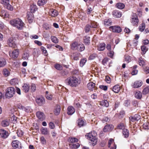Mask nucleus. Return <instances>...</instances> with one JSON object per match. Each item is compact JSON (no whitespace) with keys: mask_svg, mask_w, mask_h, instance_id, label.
<instances>
[{"mask_svg":"<svg viewBox=\"0 0 149 149\" xmlns=\"http://www.w3.org/2000/svg\"><path fill=\"white\" fill-rule=\"evenodd\" d=\"M47 2V0H39L38 4L39 6H42L45 4Z\"/></svg>","mask_w":149,"mask_h":149,"instance_id":"obj_40","label":"nucleus"},{"mask_svg":"<svg viewBox=\"0 0 149 149\" xmlns=\"http://www.w3.org/2000/svg\"><path fill=\"white\" fill-rule=\"evenodd\" d=\"M51 38L52 41L54 43H57L58 42V39L56 37L54 36H52Z\"/></svg>","mask_w":149,"mask_h":149,"instance_id":"obj_45","label":"nucleus"},{"mask_svg":"<svg viewBox=\"0 0 149 149\" xmlns=\"http://www.w3.org/2000/svg\"><path fill=\"white\" fill-rule=\"evenodd\" d=\"M5 95L7 98H10L12 97L15 93L14 88L12 87H10L6 90Z\"/></svg>","mask_w":149,"mask_h":149,"instance_id":"obj_4","label":"nucleus"},{"mask_svg":"<svg viewBox=\"0 0 149 149\" xmlns=\"http://www.w3.org/2000/svg\"><path fill=\"white\" fill-rule=\"evenodd\" d=\"M74 56L73 59L75 60H77L79 59V58L80 57L81 54L79 53H75L73 54Z\"/></svg>","mask_w":149,"mask_h":149,"instance_id":"obj_39","label":"nucleus"},{"mask_svg":"<svg viewBox=\"0 0 149 149\" xmlns=\"http://www.w3.org/2000/svg\"><path fill=\"white\" fill-rule=\"evenodd\" d=\"M112 14L113 16L116 18H120L122 15L121 13L118 11L116 10L113 11L112 13Z\"/></svg>","mask_w":149,"mask_h":149,"instance_id":"obj_19","label":"nucleus"},{"mask_svg":"<svg viewBox=\"0 0 149 149\" xmlns=\"http://www.w3.org/2000/svg\"><path fill=\"white\" fill-rule=\"evenodd\" d=\"M109 59L107 58H104L102 61V62L103 64L105 65L106 64L108 61Z\"/></svg>","mask_w":149,"mask_h":149,"instance_id":"obj_62","label":"nucleus"},{"mask_svg":"<svg viewBox=\"0 0 149 149\" xmlns=\"http://www.w3.org/2000/svg\"><path fill=\"white\" fill-rule=\"evenodd\" d=\"M95 84L92 82L89 83L87 84L88 89L91 91H93L94 89Z\"/></svg>","mask_w":149,"mask_h":149,"instance_id":"obj_28","label":"nucleus"},{"mask_svg":"<svg viewBox=\"0 0 149 149\" xmlns=\"http://www.w3.org/2000/svg\"><path fill=\"white\" fill-rule=\"evenodd\" d=\"M75 112L74 108L72 106L69 107L67 109V113L69 115H72Z\"/></svg>","mask_w":149,"mask_h":149,"instance_id":"obj_17","label":"nucleus"},{"mask_svg":"<svg viewBox=\"0 0 149 149\" xmlns=\"http://www.w3.org/2000/svg\"><path fill=\"white\" fill-rule=\"evenodd\" d=\"M125 125L123 123H120L117 126V128L119 129H125Z\"/></svg>","mask_w":149,"mask_h":149,"instance_id":"obj_56","label":"nucleus"},{"mask_svg":"<svg viewBox=\"0 0 149 149\" xmlns=\"http://www.w3.org/2000/svg\"><path fill=\"white\" fill-rule=\"evenodd\" d=\"M17 133L18 136L19 137H21L23 135V132L20 129L17 130Z\"/></svg>","mask_w":149,"mask_h":149,"instance_id":"obj_55","label":"nucleus"},{"mask_svg":"<svg viewBox=\"0 0 149 149\" xmlns=\"http://www.w3.org/2000/svg\"><path fill=\"white\" fill-rule=\"evenodd\" d=\"M55 68L58 70H61L62 69V66L58 64H56L55 65Z\"/></svg>","mask_w":149,"mask_h":149,"instance_id":"obj_63","label":"nucleus"},{"mask_svg":"<svg viewBox=\"0 0 149 149\" xmlns=\"http://www.w3.org/2000/svg\"><path fill=\"white\" fill-rule=\"evenodd\" d=\"M65 82L67 85L72 87H75L80 84L81 81L76 77L71 76L67 78Z\"/></svg>","mask_w":149,"mask_h":149,"instance_id":"obj_1","label":"nucleus"},{"mask_svg":"<svg viewBox=\"0 0 149 149\" xmlns=\"http://www.w3.org/2000/svg\"><path fill=\"white\" fill-rule=\"evenodd\" d=\"M85 49V47L84 44L79 43L77 49L80 52H81L84 51Z\"/></svg>","mask_w":149,"mask_h":149,"instance_id":"obj_31","label":"nucleus"},{"mask_svg":"<svg viewBox=\"0 0 149 149\" xmlns=\"http://www.w3.org/2000/svg\"><path fill=\"white\" fill-rule=\"evenodd\" d=\"M36 115L38 118L41 121L44 120L45 119V116L42 112L38 111L36 112Z\"/></svg>","mask_w":149,"mask_h":149,"instance_id":"obj_14","label":"nucleus"},{"mask_svg":"<svg viewBox=\"0 0 149 149\" xmlns=\"http://www.w3.org/2000/svg\"><path fill=\"white\" fill-rule=\"evenodd\" d=\"M36 101L38 104L40 106L42 105L45 102V99L42 97L37 98Z\"/></svg>","mask_w":149,"mask_h":149,"instance_id":"obj_12","label":"nucleus"},{"mask_svg":"<svg viewBox=\"0 0 149 149\" xmlns=\"http://www.w3.org/2000/svg\"><path fill=\"white\" fill-rule=\"evenodd\" d=\"M9 1L8 0H2L1 3L3 4L4 7L10 10H13V7L9 3Z\"/></svg>","mask_w":149,"mask_h":149,"instance_id":"obj_5","label":"nucleus"},{"mask_svg":"<svg viewBox=\"0 0 149 149\" xmlns=\"http://www.w3.org/2000/svg\"><path fill=\"white\" fill-rule=\"evenodd\" d=\"M61 110V107L60 105H56L55 107L54 111V113L56 115H58L59 114Z\"/></svg>","mask_w":149,"mask_h":149,"instance_id":"obj_26","label":"nucleus"},{"mask_svg":"<svg viewBox=\"0 0 149 149\" xmlns=\"http://www.w3.org/2000/svg\"><path fill=\"white\" fill-rule=\"evenodd\" d=\"M141 49L142 52V54H144L147 51L146 47L144 45L142 46L141 47Z\"/></svg>","mask_w":149,"mask_h":149,"instance_id":"obj_51","label":"nucleus"},{"mask_svg":"<svg viewBox=\"0 0 149 149\" xmlns=\"http://www.w3.org/2000/svg\"><path fill=\"white\" fill-rule=\"evenodd\" d=\"M113 128V126L112 125H107L103 128L104 132H107L111 131Z\"/></svg>","mask_w":149,"mask_h":149,"instance_id":"obj_18","label":"nucleus"},{"mask_svg":"<svg viewBox=\"0 0 149 149\" xmlns=\"http://www.w3.org/2000/svg\"><path fill=\"white\" fill-rule=\"evenodd\" d=\"M91 26L92 28H96L98 26L97 23L94 21H91Z\"/></svg>","mask_w":149,"mask_h":149,"instance_id":"obj_50","label":"nucleus"},{"mask_svg":"<svg viewBox=\"0 0 149 149\" xmlns=\"http://www.w3.org/2000/svg\"><path fill=\"white\" fill-rule=\"evenodd\" d=\"M143 84V82L141 80L136 81L132 83V86L134 88H138Z\"/></svg>","mask_w":149,"mask_h":149,"instance_id":"obj_9","label":"nucleus"},{"mask_svg":"<svg viewBox=\"0 0 149 149\" xmlns=\"http://www.w3.org/2000/svg\"><path fill=\"white\" fill-rule=\"evenodd\" d=\"M97 135L96 133L93 131L87 134L85 136L87 139L91 141V143L94 146L96 144L97 142Z\"/></svg>","mask_w":149,"mask_h":149,"instance_id":"obj_3","label":"nucleus"},{"mask_svg":"<svg viewBox=\"0 0 149 149\" xmlns=\"http://www.w3.org/2000/svg\"><path fill=\"white\" fill-rule=\"evenodd\" d=\"M10 122L8 120L6 119L2 121L1 123L2 126L3 127H6L9 125Z\"/></svg>","mask_w":149,"mask_h":149,"instance_id":"obj_27","label":"nucleus"},{"mask_svg":"<svg viewBox=\"0 0 149 149\" xmlns=\"http://www.w3.org/2000/svg\"><path fill=\"white\" fill-rule=\"evenodd\" d=\"M49 14L53 17H55L58 15L57 11L53 9H51L49 12Z\"/></svg>","mask_w":149,"mask_h":149,"instance_id":"obj_21","label":"nucleus"},{"mask_svg":"<svg viewBox=\"0 0 149 149\" xmlns=\"http://www.w3.org/2000/svg\"><path fill=\"white\" fill-rule=\"evenodd\" d=\"M0 134L1 136L3 139L6 138L9 135L7 131L3 129L0 130Z\"/></svg>","mask_w":149,"mask_h":149,"instance_id":"obj_13","label":"nucleus"},{"mask_svg":"<svg viewBox=\"0 0 149 149\" xmlns=\"http://www.w3.org/2000/svg\"><path fill=\"white\" fill-rule=\"evenodd\" d=\"M69 141L71 143L77 142L78 141V140L75 137H70L69 139Z\"/></svg>","mask_w":149,"mask_h":149,"instance_id":"obj_43","label":"nucleus"},{"mask_svg":"<svg viewBox=\"0 0 149 149\" xmlns=\"http://www.w3.org/2000/svg\"><path fill=\"white\" fill-rule=\"evenodd\" d=\"M141 118L140 116L138 114H135L133 116L130 117L129 118L130 121L134 122L136 121H138Z\"/></svg>","mask_w":149,"mask_h":149,"instance_id":"obj_16","label":"nucleus"},{"mask_svg":"<svg viewBox=\"0 0 149 149\" xmlns=\"http://www.w3.org/2000/svg\"><path fill=\"white\" fill-rule=\"evenodd\" d=\"M78 121V125L79 127L84 126L86 124V123L82 120L79 119Z\"/></svg>","mask_w":149,"mask_h":149,"instance_id":"obj_34","label":"nucleus"},{"mask_svg":"<svg viewBox=\"0 0 149 149\" xmlns=\"http://www.w3.org/2000/svg\"><path fill=\"white\" fill-rule=\"evenodd\" d=\"M145 28V24L144 23L141 24L139 26V30L141 31H143Z\"/></svg>","mask_w":149,"mask_h":149,"instance_id":"obj_49","label":"nucleus"},{"mask_svg":"<svg viewBox=\"0 0 149 149\" xmlns=\"http://www.w3.org/2000/svg\"><path fill=\"white\" fill-rule=\"evenodd\" d=\"M27 14V17L29 23H32L34 19L33 15L32 13H28Z\"/></svg>","mask_w":149,"mask_h":149,"instance_id":"obj_15","label":"nucleus"},{"mask_svg":"<svg viewBox=\"0 0 149 149\" xmlns=\"http://www.w3.org/2000/svg\"><path fill=\"white\" fill-rule=\"evenodd\" d=\"M90 37L88 36H85L84 38V42L86 45H88L90 43Z\"/></svg>","mask_w":149,"mask_h":149,"instance_id":"obj_33","label":"nucleus"},{"mask_svg":"<svg viewBox=\"0 0 149 149\" xmlns=\"http://www.w3.org/2000/svg\"><path fill=\"white\" fill-rule=\"evenodd\" d=\"M79 43L75 42L72 43L71 45V48L73 49H77Z\"/></svg>","mask_w":149,"mask_h":149,"instance_id":"obj_35","label":"nucleus"},{"mask_svg":"<svg viewBox=\"0 0 149 149\" xmlns=\"http://www.w3.org/2000/svg\"><path fill=\"white\" fill-rule=\"evenodd\" d=\"M120 88L119 85H116L114 86L112 88V90L115 93H118L120 91Z\"/></svg>","mask_w":149,"mask_h":149,"instance_id":"obj_25","label":"nucleus"},{"mask_svg":"<svg viewBox=\"0 0 149 149\" xmlns=\"http://www.w3.org/2000/svg\"><path fill=\"white\" fill-rule=\"evenodd\" d=\"M12 145L13 147L15 149H21V144L20 142L17 140H15L12 141Z\"/></svg>","mask_w":149,"mask_h":149,"instance_id":"obj_6","label":"nucleus"},{"mask_svg":"<svg viewBox=\"0 0 149 149\" xmlns=\"http://www.w3.org/2000/svg\"><path fill=\"white\" fill-rule=\"evenodd\" d=\"M40 49L42 52V54H44L45 56L47 55V52L45 48L43 46H41L40 47Z\"/></svg>","mask_w":149,"mask_h":149,"instance_id":"obj_47","label":"nucleus"},{"mask_svg":"<svg viewBox=\"0 0 149 149\" xmlns=\"http://www.w3.org/2000/svg\"><path fill=\"white\" fill-rule=\"evenodd\" d=\"M100 88L104 91H107V90L108 87L106 86L100 85L99 86Z\"/></svg>","mask_w":149,"mask_h":149,"instance_id":"obj_61","label":"nucleus"},{"mask_svg":"<svg viewBox=\"0 0 149 149\" xmlns=\"http://www.w3.org/2000/svg\"><path fill=\"white\" fill-rule=\"evenodd\" d=\"M131 22L134 25H137L139 22L138 17L135 14H133L131 19Z\"/></svg>","mask_w":149,"mask_h":149,"instance_id":"obj_10","label":"nucleus"},{"mask_svg":"<svg viewBox=\"0 0 149 149\" xmlns=\"http://www.w3.org/2000/svg\"><path fill=\"white\" fill-rule=\"evenodd\" d=\"M116 6L118 8L122 9L124 8L125 5L122 3H119L116 4Z\"/></svg>","mask_w":149,"mask_h":149,"instance_id":"obj_41","label":"nucleus"},{"mask_svg":"<svg viewBox=\"0 0 149 149\" xmlns=\"http://www.w3.org/2000/svg\"><path fill=\"white\" fill-rule=\"evenodd\" d=\"M142 93L143 95L149 94V86H147L145 87L142 91Z\"/></svg>","mask_w":149,"mask_h":149,"instance_id":"obj_37","label":"nucleus"},{"mask_svg":"<svg viewBox=\"0 0 149 149\" xmlns=\"http://www.w3.org/2000/svg\"><path fill=\"white\" fill-rule=\"evenodd\" d=\"M125 61H126L127 62L129 63L131 61L130 57L128 55H125Z\"/></svg>","mask_w":149,"mask_h":149,"instance_id":"obj_60","label":"nucleus"},{"mask_svg":"<svg viewBox=\"0 0 149 149\" xmlns=\"http://www.w3.org/2000/svg\"><path fill=\"white\" fill-rule=\"evenodd\" d=\"M112 22L111 19H106L104 21V25L105 26L107 27L112 24Z\"/></svg>","mask_w":149,"mask_h":149,"instance_id":"obj_22","label":"nucleus"},{"mask_svg":"<svg viewBox=\"0 0 149 149\" xmlns=\"http://www.w3.org/2000/svg\"><path fill=\"white\" fill-rule=\"evenodd\" d=\"M3 73L4 76L7 77L9 75L10 72L8 70L6 69H4L3 71Z\"/></svg>","mask_w":149,"mask_h":149,"instance_id":"obj_44","label":"nucleus"},{"mask_svg":"<svg viewBox=\"0 0 149 149\" xmlns=\"http://www.w3.org/2000/svg\"><path fill=\"white\" fill-rule=\"evenodd\" d=\"M29 85L27 84H24L22 86V90L25 92H27L29 91Z\"/></svg>","mask_w":149,"mask_h":149,"instance_id":"obj_30","label":"nucleus"},{"mask_svg":"<svg viewBox=\"0 0 149 149\" xmlns=\"http://www.w3.org/2000/svg\"><path fill=\"white\" fill-rule=\"evenodd\" d=\"M143 128L145 129H149V123H144L143 125Z\"/></svg>","mask_w":149,"mask_h":149,"instance_id":"obj_57","label":"nucleus"},{"mask_svg":"<svg viewBox=\"0 0 149 149\" xmlns=\"http://www.w3.org/2000/svg\"><path fill=\"white\" fill-rule=\"evenodd\" d=\"M40 141L42 144L45 145L46 144V140L44 136H42L40 137Z\"/></svg>","mask_w":149,"mask_h":149,"instance_id":"obj_52","label":"nucleus"},{"mask_svg":"<svg viewBox=\"0 0 149 149\" xmlns=\"http://www.w3.org/2000/svg\"><path fill=\"white\" fill-rule=\"evenodd\" d=\"M105 44L103 43L100 44L98 46L97 49L99 51H102L104 50L105 48Z\"/></svg>","mask_w":149,"mask_h":149,"instance_id":"obj_36","label":"nucleus"},{"mask_svg":"<svg viewBox=\"0 0 149 149\" xmlns=\"http://www.w3.org/2000/svg\"><path fill=\"white\" fill-rule=\"evenodd\" d=\"M49 127L52 129H54L55 127V125L54 123L52 122H50L49 123Z\"/></svg>","mask_w":149,"mask_h":149,"instance_id":"obj_59","label":"nucleus"},{"mask_svg":"<svg viewBox=\"0 0 149 149\" xmlns=\"http://www.w3.org/2000/svg\"><path fill=\"white\" fill-rule=\"evenodd\" d=\"M91 27V25L88 24L86 25L84 29L86 33H88L90 30V29Z\"/></svg>","mask_w":149,"mask_h":149,"instance_id":"obj_54","label":"nucleus"},{"mask_svg":"<svg viewBox=\"0 0 149 149\" xmlns=\"http://www.w3.org/2000/svg\"><path fill=\"white\" fill-rule=\"evenodd\" d=\"M36 87L35 84H32L31 85V90L32 92H34L36 90Z\"/></svg>","mask_w":149,"mask_h":149,"instance_id":"obj_58","label":"nucleus"},{"mask_svg":"<svg viewBox=\"0 0 149 149\" xmlns=\"http://www.w3.org/2000/svg\"><path fill=\"white\" fill-rule=\"evenodd\" d=\"M114 52H113L111 50H109V52L108 53V56H109L112 57L113 55Z\"/></svg>","mask_w":149,"mask_h":149,"instance_id":"obj_64","label":"nucleus"},{"mask_svg":"<svg viewBox=\"0 0 149 149\" xmlns=\"http://www.w3.org/2000/svg\"><path fill=\"white\" fill-rule=\"evenodd\" d=\"M19 108L22 109L24 111L27 112H31V109L29 107H24L21 104L19 105Z\"/></svg>","mask_w":149,"mask_h":149,"instance_id":"obj_20","label":"nucleus"},{"mask_svg":"<svg viewBox=\"0 0 149 149\" xmlns=\"http://www.w3.org/2000/svg\"><path fill=\"white\" fill-rule=\"evenodd\" d=\"M10 23L12 26L16 27L19 30H21L22 29L24 24V23L19 18L11 20Z\"/></svg>","mask_w":149,"mask_h":149,"instance_id":"obj_2","label":"nucleus"},{"mask_svg":"<svg viewBox=\"0 0 149 149\" xmlns=\"http://www.w3.org/2000/svg\"><path fill=\"white\" fill-rule=\"evenodd\" d=\"M10 84L13 85H16L17 84V79H11L10 81Z\"/></svg>","mask_w":149,"mask_h":149,"instance_id":"obj_53","label":"nucleus"},{"mask_svg":"<svg viewBox=\"0 0 149 149\" xmlns=\"http://www.w3.org/2000/svg\"><path fill=\"white\" fill-rule=\"evenodd\" d=\"M6 64V62L5 59H3L0 61V68L4 67Z\"/></svg>","mask_w":149,"mask_h":149,"instance_id":"obj_46","label":"nucleus"},{"mask_svg":"<svg viewBox=\"0 0 149 149\" xmlns=\"http://www.w3.org/2000/svg\"><path fill=\"white\" fill-rule=\"evenodd\" d=\"M138 62L139 65L141 66H143L145 63V60L142 57H140L139 58Z\"/></svg>","mask_w":149,"mask_h":149,"instance_id":"obj_38","label":"nucleus"},{"mask_svg":"<svg viewBox=\"0 0 149 149\" xmlns=\"http://www.w3.org/2000/svg\"><path fill=\"white\" fill-rule=\"evenodd\" d=\"M86 59L85 58H83L80 61V66L81 67H83L86 61Z\"/></svg>","mask_w":149,"mask_h":149,"instance_id":"obj_48","label":"nucleus"},{"mask_svg":"<svg viewBox=\"0 0 149 149\" xmlns=\"http://www.w3.org/2000/svg\"><path fill=\"white\" fill-rule=\"evenodd\" d=\"M8 44L10 47L13 48H15L16 47V44L13 38H10L8 39Z\"/></svg>","mask_w":149,"mask_h":149,"instance_id":"obj_8","label":"nucleus"},{"mask_svg":"<svg viewBox=\"0 0 149 149\" xmlns=\"http://www.w3.org/2000/svg\"><path fill=\"white\" fill-rule=\"evenodd\" d=\"M41 133L45 135H48L49 134V130L46 127H42L40 130Z\"/></svg>","mask_w":149,"mask_h":149,"instance_id":"obj_23","label":"nucleus"},{"mask_svg":"<svg viewBox=\"0 0 149 149\" xmlns=\"http://www.w3.org/2000/svg\"><path fill=\"white\" fill-rule=\"evenodd\" d=\"M30 8L31 11V13H34L37 10L36 6L34 4H33L31 6Z\"/></svg>","mask_w":149,"mask_h":149,"instance_id":"obj_42","label":"nucleus"},{"mask_svg":"<svg viewBox=\"0 0 149 149\" xmlns=\"http://www.w3.org/2000/svg\"><path fill=\"white\" fill-rule=\"evenodd\" d=\"M142 94L141 92L139 91H136L135 93V97L137 99H141L142 97Z\"/></svg>","mask_w":149,"mask_h":149,"instance_id":"obj_24","label":"nucleus"},{"mask_svg":"<svg viewBox=\"0 0 149 149\" xmlns=\"http://www.w3.org/2000/svg\"><path fill=\"white\" fill-rule=\"evenodd\" d=\"M123 136L125 138H127L129 136V131L126 129H123L122 131Z\"/></svg>","mask_w":149,"mask_h":149,"instance_id":"obj_29","label":"nucleus"},{"mask_svg":"<svg viewBox=\"0 0 149 149\" xmlns=\"http://www.w3.org/2000/svg\"><path fill=\"white\" fill-rule=\"evenodd\" d=\"M100 104L102 106L108 107L109 106V103L107 100H104L100 101Z\"/></svg>","mask_w":149,"mask_h":149,"instance_id":"obj_32","label":"nucleus"},{"mask_svg":"<svg viewBox=\"0 0 149 149\" xmlns=\"http://www.w3.org/2000/svg\"><path fill=\"white\" fill-rule=\"evenodd\" d=\"M110 30L113 32L120 33L122 31L121 28L118 26H112L109 27Z\"/></svg>","mask_w":149,"mask_h":149,"instance_id":"obj_7","label":"nucleus"},{"mask_svg":"<svg viewBox=\"0 0 149 149\" xmlns=\"http://www.w3.org/2000/svg\"><path fill=\"white\" fill-rule=\"evenodd\" d=\"M19 54V51L18 49H15L13 51L9 52V54L10 57L15 58H17Z\"/></svg>","mask_w":149,"mask_h":149,"instance_id":"obj_11","label":"nucleus"}]
</instances>
